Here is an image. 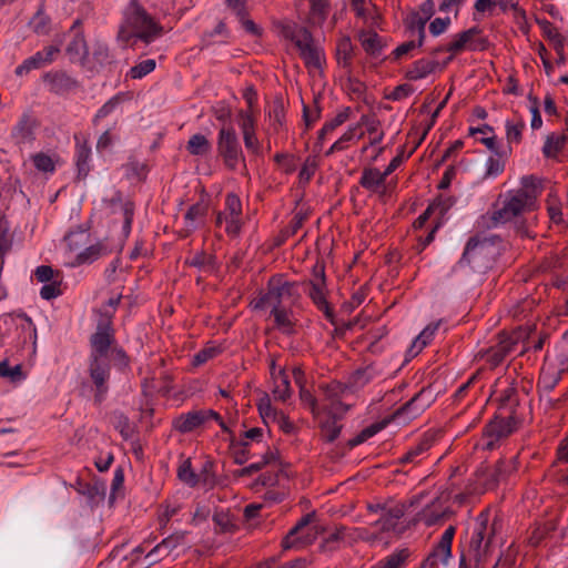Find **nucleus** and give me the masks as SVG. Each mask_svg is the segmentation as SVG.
Masks as SVG:
<instances>
[{
	"label": "nucleus",
	"instance_id": "bf43d9fd",
	"mask_svg": "<svg viewBox=\"0 0 568 568\" xmlns=\"http://www.w3.org/2000/svg\"><path fill=\"white\" fill-rule=\"evenodd\" d=\"M272 423L285 434H292L295 430L294 424L283 413H280Z\"/></svg>",
	"mask_w": 568,
	"mask_h": 568
},
{
	"label": "nucleus",
	"instance_id": "c756f323",
	"mask_svg": "<svg viewBox=\"0 0 568 568\" xmlns=\"http://www.w3.org/2000/svg\"><path fill=\"white\" fill-rule=\"evenodd\" d=\"M91 377L98 388L102 389L109 377L108 365L104 358H93L91 364Z\"/></svg>",
	"mask_w": 568,
	"mask_h": 568
},
{
	"label": "nucleus",
	"instance_id": "f8f14e48",
	"mask_svg": "<svg viewBox=\"0 0 568 568\" xmlns=\"http://www.w3.org/2000/svg\"><path fill=\"white\" fill-rule=\"evenodd\" d=\"M528 202L523 199L518 193L514 192L508 200L504 203V206L495 213V220L501 223L511 221L516 216L526 212L534 211Z\"/></svg>",
	"mask_w": 568,
	"mask_h": 568
},
{
	"label": "nucleus",
	"instance_id": "2eb2a0df",
	"mask_svg": "<svg viewBox=\"0 0 568 568\" xmlns=\"http://www.w3.org/2000/svg\"><path fill=\"white\" fill-rule=\"evenodd\" d=\"M515 192L525 199L528 204L536 209L537 200L542 192L541 180L534 175L524 176L520 180V187Z\"/></svg>",
	"mask_w": 568,
	"mask_h": 568
},
{
	"label": "nucleus",
	"instance_id": "20e7f679",
	"mask_svg": "<svg viewBox=\"0 0 568 568\" xmlns=\"http://www.w3.org/2000/svg\"><path fill=\"white\" fill-rule=\"evenodd\" d=\"M89 237V233L84 231L71 232L64 237V246L69 254V265L78 266L92 263L109 253L108 247L101 242L87 246Z\"/></svg>",
	"mask_w": 568,
	"mask_h": 568
},
{
	"label": "nucleus",
	"instance_id": "052dcab7",
	"mask_svg": "<svg viewBox=\"0 0 568 568\" xmlns=\"http://www.w3.org/2000/svg\"><path fill=\"white\" fill-rule=\"evenodd\" d=\"M495 3H498L505 8L508 3V0H477L475 3V9L479 13H485L491 10Z\"/></svg>",
	"mask_w": 568,
	"mask_h": 568
},
{
	"label": "nucleus",
	"instance_id": "37998d69",
	"mask_svg": "<svg viewBox=\"0 0 568 568\" xmlns=\"http://www.w3.org/2000/svg\"><path fill=\"white\" fill-rule=\"evenodd\" d=\"M525 124L523 121H507L506 136L509 143H519L521 141Z\"/></svg>",
	"mask_w": 568,
	"mask_h": 568
},
{
	"label": "nucleus",
	"instance_id": "a878e982",
	"mask_svg": "<svg viewBox=\"0 0 568 568\" xmlns=\"http://www.w3.org/2000/svg\"><path fill=\"white\" fill-rule=\"evenodd\" d=\"M325 392L327 398L329 399V404L326 406L329 414L336 416L345 413L347 408L337 398H335L339 394H343L345 388L341 384L334 383L328 385Z\"/></svg>",
	"mask_w": 568,
	"mask_h": 568
},
{
	"label": "nucleus",
	"instance_id": "4c0bfd02",
	"mask_svg": "<svg viewBox=\"0 0 568 568\" xmlns=\"http://www.w3.org/2000/svg\"><path fill=\"white\" fill-rule=\"evenodd\" d=\"M513 419H496L488 426V433L497 438L507 436L514 432Z\"/></svg>",
	"mask_w": 568,
	"mask_h": 568
},
{
	"label": "nucleus",
	"instance_id": "09e8293b",
	"mask_svg": "<svg viewBox=\"0 0 568 568\" xmlns=\"http://www.w3.org/2000/svg\"><path fill=\"white\" fill-rule=\"evenodd\" d=\"M337 58L338 62L343 65H347L352 55L353 45L348 38H343L339 40L337 48Z\"/></svg>",
	"mask_w": 568,
	"mask_h": 568
},
{
	"label": "nucleus",
	"instance_id": "6ab92c4d",
	"mask_svg": "<svg viewBox=\"0 0 568 568\" xmlns=\"http://www.w3.org/2000/svg\"><path fill=\"white\" fill-rule=\"evenodd\" d=\"M567 143L566 134L552 132L546 136L542 154L547 159H557Z\"/></svg>",
	"mask_w": 568,
	"mask_h": 568
},
{
	"label": "nucleus",
	"instance_id": "e433bc0d",
	"mask_svg": "<svg viewBox=\"0 0 568 568\" xmlns=\"http://www.w3.org/2000/svg\"><path fill=\"white\" fill-rule=\"evenodd\" d=\"M155 67H156L155 60H153V59L143 60V61L139 62L138 64H135L134 67H132L129 70L126 77L130 79H133V80L142 79L143 77L151 73L155 69Z\"/></svg>",
	"mask_w": 568,
	"mask_h": 568
},
{
	"label": "nucleus",
	"instance_id": "72a5a7b5",
	"mask_svg": "<svg viewBox=\"0 0 568 568\" xmlns=\"http://www.w3.org/2000/svg\"><path fill=\"white\" fill-rule=\"evenodd\" d=\"M469 135H471L476 140L480 141L488 149H490V150L495 149V144H496L495 135H494L493 129L490 126L485 124L479 128H470Z\"/></svg>",
	"mask_w": 568,
	"mask_h": 568
},
{
	"label": "nucleus",
	"instance_id": "4468645a",
	"mask_svg": "<svg viewBox=\"0 0 568 568\" xmlns=\"http://www.w3.org/2000/svg\"><path fill=\"white\" fill-rule=\"evenodd\" d=\"M310 285V296L313 302L318 306V308L326 310L327 303L323 266L316 265L314 267L313 280Z\"/></svg>",
	"mask_w": 568,
	"mask_h": 568
},
{
	"label": "nucleus",
	"instance_id": "473e14b6",
	"mask_svg": "<svg viewBox=\"0 0 568 568\" xmlns=\"http://www.w3.org/2000/svg\"><path fill=\"white\" fill-rule=\"evenodd\" d=\"M273 394L275 398L280 400H286L291 396L290 382L286 374L283 372H278L277 375L274 376V389Z\"/></svg>",
	"mask_w": 568,
	"mask_h": 568
},
{
	"label": "nucleus",
	"instance_id": "603ef678",
	"mask_svg": "<svg viewBox=\"0 0 568 568\" xmlns=\"http://www.w3.org/2000/svg\"><path fill=\"white\" fill-rule=\"evenodd\" d=\"M213 519L216 527L222 532L231 531L234 527L233 520L227 513H216Z\"/></svg>",
	"mask_w": 568,
	"mask_h": 568
},
{
	"label": "nucleus",
	"instance_id": "4be33fe9",
	"mask_svg": "<svg viewBox=\"0 0 568 568\" xmlns=\"http://www.w3.org/2000/svg\"><path fill=\"white\" fill-rule=\"evenodd\" d=\"M409 556V550L403 548L386 556L371 568H405Z\"/></svg>",
	"mask_w": 568,
	"mask_h": 568
},
{
	"label": "nucleus",
	"instance_id": "3c124183",
	"mask_svg": "<svg viewBox=\"0 0 568 568\" xmlns=\"http://www.w3.org/2000/svg\"><path fill=\"white\" fill-rule=\"evenodd\" d=\"M258 410L265 423H272L275 419V417L280 414L275 409H273L267 397L262 398L260 400Z\"/></svg>",
	"mask_w": 568,
	"mask_h": 568
},
{
	"label": "nucleus",
	"instance_id": "9d476101",
	"mask_svg": "<svg viewBox=\"0 0 568 568\" xmlns=\"http://www.w3.org/2000/svg\"><path fill=\"white\" fill-rule=\"evenodd\" d=\"M256 114H253L252 112L237 113V124L241 129L245 148L253 154H257L261 148L260 141L256 136Z\"/></svg>",
	"mask_w": 568,
	"mask_h": 568
},
{
	"label": "nucleus",
	"instance_id": "13d9d810",
	"mask_svg": "<svg viewBox=\"0 0 568 568\" xmlns=\"http://www.w3.org/2000/svg\"><path fill=\"white\" fill-rule=\"evenodd\" d=\"M328 8V0H311V10L314 18L323 20Z\"/></svg>",
	"mask_w": 568,
	"mask_h": 568
},
{
	"label": "nucleus",
	"instance_id": "0eeeda50",
	"mask_svg": "<svg viewBox=\"0 0 568 568\" xmlns=\"http://www.w3.org/2000/svg\"><path fill=\"white\" fill-rule=\"evenodd\" d=\"M318 535L320 526L313 516L307 515L290 531L284 540V546L291 548L308 545L313 542Z\"/></svg>",
	"mask_w": 568,
	"mask_h": 568
},
{
	"label": "nucleus",
	"instance_id": "0e129e2a",
	"mask_svg": "<svg viewBox=\"0 0 568 568\" xmlns=\"http://www.w3.org/2000/svg\"><path fill=\"white\" fill-rule=\"evenodd\" d=\"M449 23H450L449 18H444V19L436 18L435 20L432 21V23L429 26V30L434 36H438L447 29Z\"/></svg>",
	"mask_w": 568,
	"mask_h": 568
},
{
	"label": "nucleus",
	"instance_id": "1a4fd4ad",
	"mask_svg": "<svg viewBox=\"0 0 568 568\" xmlns=\"http://www.w3.org/2000/svg\"><path fill=\"white\" fill-rule=\"evenodd\" d=\"M211 418L217 420L221 427L224 428V423L221 420L219 414L211 409L195 410L181 415L174 420V427L182 433H189L199 428Z\"/></svg>",
	"mask_w": 568,
	"mask_h": 568
},
{
	"label": "nucleus",
	"instance_id": "c03bdc74",
	"mask_svg": "<svg viewBox=\"0 0 568 568\" xmlns=\"http://www.w3.org/2000/svg\"><path fill=\"white\" fill-rule=\"evenodd\" d=\"M0 376L11 382H19L24 378L21 365L10 366L7 362L0 363Z\"/></svg>",
	"mask_w": 568,
	"mask_h": 568
},
{
	"label": "nucleus",
	"instance_id": "5fc2aeb1",
	"mask_svg": "<svg viewBox=\"0 0 568 568\" xmlns=\"http://www.w3.org/2000/svg\"><path fill=\"white\" fill-rule=\"evenodd\" d=\"M178 475L182 481L189 485H194L196 483L195 475L191 469V463L189 460H184L180 465Z\"/></svg>",
	"mask_w": 568,
	"mask_h": 568
},
{
	"label": "nucleus",
	"instance_id": "8fccbe9b",
	"mask_svg": "<svg viewBox=\"0 0 568 568\" xmlns=\"http://www.w3.org/2000/svg\"><path fill=\"white\" fill-rule=\"evenodd\" d=\"M362 126L366 125L367 132L369 135L371 144L379 143L383 140V132L378 129V123L376 121H368L365 118L361 119Z\"/></svg>",
	"mask_w": 568,
	"mask_h": 568
},
{
	"label": "nucleus",
	"instance_id": "bb28decb",
	"mask_svg": "<svg viewBox=\"0 0 568 568\" xmlns=\"http://www.w3.org/2000/svg\"><path fill=\"white\" fill-rule=\"evenodd\" d=\"M439 323L427 325L422 333L413 342L409 354L416 356L422 349L433 339L436 331L438 329Z\"/></svg>",
	"mask_w": 568,
	"mask_h": 568
},
{
	"label": "nucleus",
	"instance_id": "4d7b16f0",
	"mask_svg": "<svg viewBox=\"0 0 568 568\" xmlns=\"http://www.w3.org/2000/svg\"><path fill=\"white\" fill-rule=\"evenodd\" d=\"M61 293L62 292H61L60 283H58V282L47 283L42 286V288L40 291V295L44 300L54 298V297L59 296Z\"/></svg>",
	"mask_w": 568,
	"mask_h": 568
},
{
	"label": "nucleus",
	"instance_id": "a211bd4d",
	"mask_svg": "<svg viewBox=\"0 0 568 568\" xmlns=\"http://www.w3.org/2000/svg\"><path fill=\"white\" fill-rule=\"evenodd\" d=\"M385 180V174L378 169L368 168L363 171L359 183L364 189L371 192L383 193Z\"/></svg>",
	"mask_w": 568,
	"mask_h": 568
},
{
	"label": "nucleus",
	"instance_id": "de8ad7c7",
	"mask_svg": "<svg viewBox=\"0 0 568 568\" xmlns=\"http://www.w3.org/2000/svg\"><path fill=\"white\" fill-rule=\"evenodd\" d=\"M547 209L549 217L554 223H560L562 221L561 206L559 199L550 193L547 199Z\"/></svg>",
	"mask_w": 568,
	"mask_h": 568
},
{
	"label": "nucleus",
	"instance_id": "b1692460",
	"mask_svg": "<svg viewBox=\"0 0 568 568\" xmlns=\"http://www.w3.org/2000/svg\"><path fill=\"white\" fill-rule=\"evenodd\" d=\"M364 136V131L362 129V122L356 123L347 129L346 132L331 146L328 154L342 151L347 148V143L359 140Z\"/></svg>",
	"mask_w": 568,
	"mask_h": 568
},
{
	"label": "nucleus",
	"instance_id": "f3484780",
	"mask_svg": "<svg viewBox=\"0 0 568 568\" xmlns=\"http://www.w3.org/2000/svg\"><path fill=\"white\" fill-rule=\"evenodd\" d=\"M352 7L356 14L369 27H378L381 14L371 0H353Z\"/></svg>",
	"mask_w": 568,
	"mask_h": 568
},
{
	"label": "nucleus",
	"instance_id": "f03ea898",
	"mask_svg": "<svg viewBox=\"0 0 568 568\" xmlns=\"http://www.w3.org/2000/svg\"><path fill=\"white\" fill-rule=\"evenodd\" d=\"M381 510V519L371 527L361 529L359 536L372 545L387 547L403 530L399 520L405 514V506L397 503L382 507Z\"/></svg>",
	"mask_w": 568,
	"mask_h": 568
},
{
	"label": "nucleus",
	"instance_id": "7ed1b4c3",
	"mask_svg": "<svg viewBox=\"0 0 568 568\" xmlns=\"http://www.w3.org/2000/svg\"><path fill=\"white\" fill-rule=\"evenodd\" d=\"M161 34L162 28L136 4L130 7L119 31V38L126 43L134 38L149 43Z\"/></svg>",
	"mask_w": 568,
	"mask_h": 568
},
{
	"label": "nucleus",
	"instance_id": "69168bd1",
	"mask_svg": "<svg viewBox=\"0 0 568 568\" xmlns=\"http://www.w3.org/2000/svg\"><path fill=\"white\" fill-rule=\"evenodd\" d=\"M61 42L47 47L43 51H39L45 64L51 63L60 52Z\"/></svg>",
	"mask_w": 568,
	"mask_h": 568
},
{
	"label": "nucleus",
	"instance_id": "ddd939ff",
	"mask_svg": "<svg viewBox=\"0 0 568 568\" xmlns=\"http://www.w3.org/2000/svg\"><path fill=\"white\" fill-rule=\"evenodd\" d=\"M111 344L112 332L110 328V321H105L104 324L98 327L97 333L91 338L93 358H104Z\"/></svg>",
	"mask_w": 568,
	"mask_h": 568
},
{
	"label": "nucleus",
	"instance_id": "774afa93",
	"mask_svg": "<svg viewBox=\"0 0 568 568\" xmlns=\"http://www.w3.org/2000/svg\"><path fill=\"white\" fill-rule=\"evenodd\" d=\"M216 352L217 351L215 347H206L194 356V363L196 365L203 364L210 358H212L216 354Z\"/></svg>",
	"mask_w": 568,
	"mask_h": 568
},
{
	"label": "nucleus",
	"instance_id": "6e6552de",
	"mask_svg": "<svg viewBox=\"0 0 568 568\" xmlns=\"http://www.w3.org/2000/svg\"><path fill=\"white\" fill-rule=\"evenodd\" d=\"M487 521L488 518L486 515H480L478 517L477 527L470 539L469 548L477 560H480L483 557L486 556L491 542L494 528H489L487 526Z\"/></svg>",
	"mask_w": 568,
	"mask_h": 568
},
{
	"label": "nucleus",
	"instance_id": "58836bf2",
	"mask_svg": "<svg viewBox=\"0 0 568 568\" xmlns=\"http://www.w3.org/2000/svg\"><path fill=\"white\" fill-rule=\"evenodd\" d=\"M305 63L313 68H320L323 54L320 48L313 43L300 50Z\"/></svg>",
	"mask_w": 568,
	"mask_h": 568
},
{
	"label": "nucleus",
	"instance_id": "79ce46f5",
	"mask_svg": "<svg viewBox=\"0 0 568 568\" xmlns=\"http://www.w3.org/2000/svg\"><path fill=\"white\" fill-rule=\"evenodd\" d=\"M443 516H444V508L439 504V500H435L434 503H432V505L429 507H427L426 509H424V511L422 513V519L427 525H434Z\"/></svg>",
	"mask_w": 568,
	"mask_h": 568
},
{
	"label": "nucleus",
	"instance_id": "a19ab883",
	"mask_svg": "<svg viewBox=\"0 0 568 568\" xmlns=\"http://www.w3.org/2000/svg\"><path fill=\"white\" fill-rule=\"evenodd\" d=\"M44 65H47V64L44 63L42 55L39 52H37L34 55L24 60L22 64L17 67L16 74L19 77H22V75L29 73L30 71L40 69Z\"/></svg>",
	"mask_w": 568,
	"mask_h": 568
},
{
	"label": "nucleus",
	"instance_id": "5701e85b",
	"mask_svg": "<svg viewBox=\"0 0 568 568\" xmlns=\"http://www.w3.org/2000/svg\"><path fill=\"white\" fill-rule=\"evenodd\" d=\"M517 334L507 336L501 335L499 344L496 348L491 349L488 354L489 358L494 362V364H498L503 361V358L513 351L514 345L518 342Z\"/></svg>",
	"mask_w": 568,
	"mask_h": 568
},
{
	"label": "nucleus",
	"instance_id": "c85d7f7f",
	"mask_svg": "<svg viewBox=\"0 0 568 568\" xmlns=\"http://www.w3.org/2000/svg\"><path fill=\"white\" fill-rule=\"evenodd\" d=\"M186 150L192 155H206L211 151V142L203 134H194L186 143Z\"/></svg>",
	"mask_w": 568,
	"mask_h": 568
},
{
	"label": "nucleus",
	"instance_id": "9b49d317",
	"mask_svg": "<svg viewBox=\"0 0 568 568\" xmlns=\"http://www.w3.org/2000/svg\"><path fill=\"white\" fill-rule=\"evenodd\" d=\"M455 527L449 526L443 534L439 542L425 560V566L436 568L439 564H447L452 556V542Z\"/></svg>",
	"mask_w": 568,
	"mask_h": 568
},
{
	"label": "nucleus",
	"instance_id": "49530a36",
	"mask_svg": "<svg viewBox=\"0 0 568 568\" xmlns=\"http://www.w3.org/2000/svg\"><path fill=\"white\" fill-rule=\"evenodd\" d=\"M384 426H385L384 423H376V424H373V425L366 427L357 436H355L353 439L349 440V445L356 446V445L364 443L365 440H367L368 438H371L375 434H377L381 429H383Z\"/></svg>",
	"mask_w": 568,
	"mask_h": 568
},
{
	"label": "nucleus",
	"instance_id": "2f4dec72",
	"mask_svg": "<svg viewBox=\"0 0 568 568\" xmlns=\"http://www.w3.org/2000/svg\"><path fill=\"white\" fill-rule=\"evenodd\" d=\"M489 251V245L486 242H480L477 240H470L466 246L464 253V260H467L469 263L474 262L476 258L486 255Z\"/></svg>",
	"mask_w": 568,
	"mask_h": 568
},
{
	"label": "nucleus",
	"instance_id": "f257e3e1",
	"mask_svg": "<svg viewBox=\"0 0 568 568\" xmlns=\"http://www.w3.org/2000/svg\"><path fill=\"white\" fill-rule=\"evenodd\" d=\"M292 286L280 280L271 281L268 292L252 302L255 310L268 311L275 326L283 333H292L296 318L291 311Z\"/></svg>",
	"mask_w": 568,
	"mask_h": 568
},
{
	"label": "nucleus",
	"instance_id": "dca6fc26",
	"mask_svg": "<svg viewBox=\"0 0 568 568\" xmlns=\"http://www.w3.org/2000/svg\"><path fill=\"white\" fill-rule=\"evenodd\" d=\"M477 33L478 31L476 29H469L456 34L446 49L448 52L452 53L449 59L460 53L462 51L476 50L478 48L475 40Z\"/></svg>",
	"mask_w": 568,
	"mask_h": 568
},
{
	"label": "nucleus",
	"instance_id": "ea45409f",
	"mask_svg": "<svg viewBox=\"0 0 568 568\" xmlns=\"http://www.w3.org/2000/svg\"><path fill=\"white\" fill-rule=\"evenodd\" d=\"M36 169L43 173H52L55 169V160L44 153H36L31 156Z\"/></svg>",
	"mask_w": 568,
	"mask_h": 568
},
{
	"label": "nucleus",
	"instance_id": "393cba45",
	"mask_svg": "<svg viewBox=\"0 0 568 568\" xmlns=\"http://www.w3.org/2000/svg\"><path fill=\"white\" fill-rule=\"evenodd\" d=\"M358 40L363 49L372 55H376L383 48V41L373 30H363L358 34Z\"/></svg>",
	"mask_w": 568,
	"mask_h": 568
},
{
	"label": "nucleus",
	"instance_id": "7c9ffc66",
	"mask_svg": "<svg viewBox=\"0 0 568 568\" xmlns=\"http://www.w3.org/2000/svg\"><path fill=\"white\" fill-rule=\"evenodd\" d=\"M184 536H171L166 539H164L161 544L155 546L152 551L149 552L148 558H150L151 561H155L159 556H169V554L172 551V549L176 546L178 541L183 539Z\"/></svg>",
	"mask_w": 568,
	"mask_h": 568
},
{
	"label": "nucleus",
	"instance_id": "423d86ee",
	"mask_svg": "<svg viewBox=\"0 0 568 568\" xmlns=\"http://www.w3.org/2000/svg\"><path fill=\"white\" fill-rule=\"evenodd\" d=\"M217 150L230 169H235L243 161L242 150L232 126H223L220 130Z\"/></svg>",
	"mask_w": 568,
	"mask_h": 568
},
{
	"label": "nucleus",
	"instance_id": "a18cd8bd",
	"mask_svg": "<svg viewBox=\"0 0 568 568\" xmlns=\"http://www.w3.org/2000/svg\"><path fill=\"white\" fill-rule=\"evenodd\" d=\"M205 213V206L201 204L192 205L185 214V220L187 222L189 230H193L196 226V222L201 221Z\"/></svg>",
	"mask_w": 568,
	"mask_h": 568
},
{
	"label": "nucleus",
	"instance_id": "f704fd0d",
	"mask_svg": "<svg viewBox=\"0 0 568 568\" xmlns=\"http://www.w3.org/2000/svg\"><path fill=\"white\" fill-rule=\"evenodd\" d=\"M285 37L294 41L298 50L313 43L311 34L304 28H287L285 30Z\"/></svg>",
	"mask_w": 568,
	"mask_h": 568
},
{
	"label": "nucleus",
	"instance_id": "864d4df0",
	"mask_svg": "<svg viewBox=\"0 0 568 568\" xmlns=\"http://www.w3.org/2000/svg\"><path fill=\"white\" fill-rule=\"evenodd\" d=\"M436 212L439 214L443 213V210L439 204H430L425 212L417 217V220L414 222L415 229H422L425 223L434 215Z\"/></svg>",
	"mask_w": 568,
	"mask_h": 568
},
{
	"label": "nucleus",
	"instance_id": "39448f33",
	"mask_svg": "<svg viewBox=\"0 0 568 568\" xmlns=\"http://www.w3.org/2000/svg\"><path fill=\"white\" fill-rule=\"evenodd\" d=\"M225 223V232L232 237H236L242 229V203L235 194H227L225 199V209L216 217V225Z\"/></svg>",
	"mask_w": 568,
	"mask_h": 568
},
{
	"label": "nucleus",
	"instance_id": "412c9836",
	"mask_svg": "<svg viewBox=\"0 0 568 568\" xmlns=\"http://www.w3.org/2000/svg\"><path fill=\"white\" fill-rule=\"evenodd\" d=\"M538 24L541 29L542 36L548 40L549 44L554 50L566 47V38L559 32V30L547 20H539Z\"/></svg>",
	"mask_w": 568,
	"mask_h": 568
},
{
	"label": "nucleus",
	"instance_id": "c9c22d12",
	"mask_svg": "<svg viewBox=\"0 0 568 568\" xmlns=\"http://www.w3.org/2000/svg\"><path fill=\"white\" fill-rule=\"evenodd\" d=\"M349 118L348 109H345L338 112L332 120L326 122L322 130L320 131L318 139L324 140V138L332 132H334L337 128L343 125Z\"/></svg>",
	"mask_w": 568,
	"mask_h": 568
},
{
	"label": "nucleus",
	"instance_id": "338daca9",
	"mask_svg": "<svg viewBox=\"0 0 568 568\" xmlns=\"http://www.w3.org/2000/svg\"><path fill=\"white\" fill-rule=\"evenodd\" d=\"M121 97L115 95L110 99L106 103L102 105V108L98 111L97 118H104L110 114L120 103Z\"/></svg>",
	"mask_w": 568,
	"mask_h": 568
},
{
	"label": "nucleus",
	"instance_id": "6e6d98bb",
	"mask_svg": "<svg viewBox=\"0 0 568 568\" xmlns=\"http://www.w3.org/2000/svg\"><path fill=\"white\" fill-rule=\"evenodd\" d=\"M505 169V162L499 158H489L486 163V176H496Z\"/></svg>",
	"mask_w": 568,
	"mask_h": 568
},
{
	"label": "nucleus",
	"instance_id": "680f3d73",
	"mask_svg": "<svg viewBox=\"0 0 568 568\" xmlns=\"http://www.w3.org/2000/svg\"><path fill=\"white\" fill-rule=\"evenodd\" d=\"M246 103H247V110H241L240 112H252L253 114H256L257 115V110L255 108V103H256V100H257V94L255 92V90L253 88H247L245 91H244V94H243Z\"/></svg>",
	"mask_w": 568,
	"mask_h": 568
},
{
	"label": "nucleus",
	"instance_id": "aec40b11",
	"mask_svg": "<svg viewBox=\"0 0 568 568\" xmlns=\"http://www.w3.org/2000/svg\"><path fill=\"white\" fill-rule=\"evenodd\" d=\"M439 68V64L434 59H420L412 64L407 70L406 77L409 80H420L432 74Z\"/></svg>",
	"mask_w": 568,
	"mask_h": 568
},
{
	"label": "nucleus",
	"instance_id": "cd10ccee",
	"mask_svg": "<svg viewBox=\"0 0 568 568\" xmlns=\"http://www.w3.org/2000/svg\"><path fill=\"white\" fill-rule=\"evenodd\" d=\"M424 24L425 21H419L416 29H413V31H416L417 33V40H409L407 42H404L394 50L393 54L395 59L403 58L404 55L408 54L412 50L422 44L424 38Z\"/></svg>",
	"mask_w": 568,
	"mask_h": 568
},
{
	"label": "nucleus",
	"instance_id": "e2e57ef3",
	"mask_svg": "<svg viewBox=\"0 0 568 568\" xmlns=\"http://www.w3.org/2000/svg\"><path fill=\"white\" fill-rule=\"evenodd\" d=\"M8 231V223L3 220H0V254L6 252L10 246V237Z\"/></svg>",
	"mask_w": 568,
	"mask_h": 568
}]
</instances>
